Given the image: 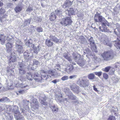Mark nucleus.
I'll return each mask as SVG.
<instances>
[{
	"mask_svg": "<svg viewBox=\"0 0 120 120\" xmlns=\"http://www.w3.org/2000/svg\"><path fill=\"white\" fill-rule=\"evenodd\" d=\"M94 19L95 22H101L102 23V27L99 26L100 30L102 32H108L109 30L107 29L106 25L109 26V24L108 21L106 20L105 18L100 15L99 14H95V15Z\"/></svg>",
	"mask_w": 120,
	"mask_h": 120,
	"instance_id": "nucleus-1",
	"label": "nucleus"
},
{
	"mask_svg": "<svg viewBox=\"0 0 120 120\" xmlns=\"http://www.w3.org/2000/svg\"><path fill=\"white\" fill-rule=\"evenodd\" d=\"M115 54L111 50H107L104 51L101 54V56L103 60L108 61L112 59L115 56Z\"/></svg>",
	"mask_w": 120,
	"mask_h": 120,
	"instance_id": "nucleus-2",
	"label": "nucleus"
},
{
	"mask_svg": "<svg viewBox=\"0 0 120 120\" xmlns=\"http://www.w3.org/2000/svg\"><path fill=\"white\" fill-rule=\"evenodd\" d=\"M26 77L27 79L29 80L32 81L34 79L38 82H40L42 79L41 77H40V75L37 73H35L33 74L31 72H28Z\"/></svg>",
	"mask_w": 120,
	"mask_h": 120,
	"instance_id": "nucleus-3",
	"label": "nucleus"
},
{
	"mask_svg": "<svg viewBox=\"0 0 120 120\" xmlns=\"http://www.w3.org/2000/svg\"><path fill=\"white\" fill-rule=\"evenodd\" d=\"M72 22L71 18L68 16L63 18L60 20V23L62 26H64L71 25Z\"/></svg>",
	"mask_w": 120,
	"mask_h": 120,
	"instance_id": "nucleus-4",
	"label": "nucleus"
},
{
	"mask_svg": "<svg viewBox=\"0 0 120 120\" xmlns=\"http://www.w3.org/2000/svg\"><path fill=\"white\" fill-rule=\"evenodd\" d=\"M89 41L90 43V45L91 48L93 51L97 52V51H95L94 50L96 49V46L95 44L93 38L92 37H91L89 40Z\"/></svg>",
	"mask_w": 120,
	"mask_h": 120,
	"instance_id": "nucleus-5",
	"label": "nucleus"
},
{
	"mask_svg": "<svg viewBox=\"0 0 120 120\" xmlns=\"http://www.w3.org/2000/svg\"><path fill=\"white\" fill-rule=\"evenodd\" d=\"M73 2V0H66L64 4L62 5V7L64 8H68L72 5Z\"/></svg>",
	"mask_w": 120,
	"mask_h": 120,
	"instance_id": "nucleus-6",
	"label": "nucleus"
},
{
	"mask_svg": "<svg viewBox=\"0 0 120 120\" xmlns=\"http://www.w3.org/2000/svg\"><path fill=\"white\" fill-rule=\"evenodd\" d=\"M71 90L77 94L78 93L80 92L79 87L75 84H73L70 86Z\"/></svg>",
	"mask_w": 120,
	"mask_h": 120,
	"instance_id": "nucleus-7",
	"label": "nucleus"
},
{
	"mask_svg": "<svg viewBox=\"0 0 120 120\" xmlns=\"http://www.w3.org/2000/svg\"><path fill=\"white\" fill-rule=\"evenodd\" d=\"M6 46L7 52L8 53H11L13 46V44L8 42L6 44Z\"/></svg>",
	"mask_w": 120,
	"mask_h": 120,
	"instance_id": "nucleus-8",
	"label": "nucleus"
},
{
	"mask_svg": "<svg viewBox=\"0 0 120 120\" xmlns=\"http://www.w3.org/2000/svg\"><path fill=\"white\" fill-rule=\"evenodd\" d=\"M89 84L88 80L86 81L83 80L80 81L79 83V86L81 87H87Z\"/></svg>",
	"mask_w": 120,
	"mask_h": 120,
	"instance_id": "nucleus-9",
	"label": "nucleus"
},
{
	"mask_svg": "<svg viewBox=\"0 0 120 120\" xmlns=\"http://www.w3.org/2000/svg\"><path fill=\"white\" fill-rule=\"evenodd\" d=\"M30 52L28 50H26L24 53L23 56L24 58L26 60H29L31 59L33 57L30 55Z\"/></svg>",
	"mask_w": 120,
	"mask_h": 120,
	"instance_id": "nucleus-10",
	"label": "nucleus"
},
{
	"mask_svg": "<svg viewBox=\"0 0 120 120\" xmlns=\"http://www.w3.org/2000/svg\"><path fill=\"white\" fill-rule=\"evenodd\" d=\"M46 71L44 70H41L40 71V73L41 74V76H40V77H41L42 78V79L40 82H41L43 80H46L47 79V76L45 74H46Z\"/></svg>",
	"mask_w": 120,
	"mask_h": 120,
	"instance_id": "nucleus-11",
	"label": "nucleus"
},
{
	"mask_svg": "<svg viewBox=\"0 0 120 120\" xmlns=\"http://www.w3.org/2000/svg\"><path fill=\"white\" fill-rule=\"evenodd\" d=\"M17 57L15 55H13L11 54L10 56L9 59V64H11L12 62H14L16 61Z\"/></svg>",
	"mask_w": 120,
	"mask_h": 120,
	"instance_id": "nucleus-12",
	"label": "nucleus"
},
{
	"mask_svg": "<svg viewBox=\"0 0 120 120\" xmlns=\"http://www.w3.org/2000/svg\"><path fill=\"white\" fill-rule=\"evenodd\" d=\"M6 37L4 34L0 35V41L2 45L4 44L6 41Z\"/></svg>",
	"mask_w": 120,
	"mask_h": 120,
	"instance_id": "nucleus-13",
	"label": "nucleus"
},
{
	"mask_svg": "<svg viewBox=\"0 0 120 120\" xmlns=\"http://www.w3.org/2000/svg\"><path fill=\"white\" fill-rule=\"evenodd\" d=\"M45 44L48 47H51L53 45V43L51 41V40L47 39L45 41Z\"/></svg>",
	"mask_w": 120,
	"mask_h": 120,
	"instance_id": "nucleus-14",
	"label": "nucleus"
},
{
	"mask_svg": "<svg viewBox=\"0 0 120 120\" xmlns=\"http://www.w3.org/2000/svg\"><path fill=\"white\" fill-rule=\"evenodd\" d=\"M56 16L54 12L51 13L49 16V19L51 21H53L55 20Z\"/></svg>",
	"mask_w": 120,
	"mask_h": 120,
	"instance_id": "nucleus-15",
	"label": "nucleus"
},
{
	"mask_svg": "<svg viewBox=\"0 0 120 120\" xmlns=\"http://www.w3.org/2000/svg\"><path fill=\"white\" fill-rule=\"evenodd\" d=\"M117 41H116L115 46L118 49H120V36L117 38Z\"/></svg>",
	"mask_w": 120,
	"mask_h": 120,
	"instance_id": "nucleus-16",
	"label": "nucleus"
},
{
	"mask_svg": "<svg viewBox=\"0 0 120 120\" xmlns=\"http://www.w3.org/2000/svg\"><path fill=\"white\" fill-rule=\"evenodd\" d=\"M32 40L31 39H30L25 43L26 45L28 47H30L32 45Z\"/></svg>",
	"mask_w": 120,
	"mask_h": 120,
	"instance_id": "nucleus-17",
	"label": "nucleus"
},
{
	"mask_svg": "<svg viewBox=\"0 0 120 120\" xmlns=\"http://www.w3.org/2000/svg\"><path fill=\"white\" fill-rule=\"evenodd\" d=\"M77 64L80 66H83L85 64L84 60L83 59H79V61L77 62Z\"/></svg>",
	"mask_w": 120,
	"mask_h": 120,
	"instance_id": "nucleus-18",
	"label": "nucleus"
},
{
	"mask_svg": "<svg viewBox=\"0 0 120 120\" xmlns=\"http://www.w3.org/2000/svg\"><path fill=\"white\" fill-rule=\"evenodd\" d=\"M51 39L52 40L56 43H57L59 42V39L55 36H52Z\"/></svg>",
	"mask_w": 120,
	"mask_h": 120,
	"instance_id": "nucleus-19",
	"label": "nucleus"
},
{
	"mask_svg": "<svg viewBox=\"0 0 120 120\" xmlns=\"http://www.w3.org/2000/svg\"><path fill=\"white\" fill-rule=\"evenodd\" d=\"M67 11H68L69 14L71 15L75 14V11L73 8H70L69 10H67Z\"/></svg>",
	"mask_w": 120,
	"mask_h": 120,
	"instance_id": "nucleus-20",
	"label": "nucleus"
},
{
	"mask_svg": "<svg viewBox=\"0 0 120 120\" xmlns=\"http://www.w3.org/2000/svg\"><path fill=\"white\" fill-rule=\"evenodd\" d=\"M22 9V7L19 6H16L15 8V10L16 13L20 12Z\"/></svg>",
	"mask_w": 120,
	"mask_h": 120,
	"instance_id": "nucleus-21",
	"label": "nucleus"
},
{
	"mask_svg": "<svg viewBox=\"0 0 120 120\" xmlns=\"http://www.w3.org/2000/svg\"><path fill=\"white\" fill-rule=\"evenodd\" d=\"M34 52L35 53L37 54L38 51L40 50V46L38 45L37 47H34L33 48Z\"/></svg>",
	"mask_w": 120,
	"mask_h": 120,
	"instance_id": "nucleus-22",
	"label": "nucleus"
},
{
	"mask_svg": "<svg viewBox=\"0 0 120 120\" xmlns=\"http://www.w3.org/2000/svg\"><path fill=\"white\" fill-rule=\"evenodd\" d=\"M19 68V71L20 73L22 75L25 74L26 72V71L24 70H23L22 66H20Z\"/></svg>",
	"mask_w": 120,
	"mask_h": 120,
	"instance_id": "nucleus-23",
	"label": "nucleus"
},
{
	"mask_svg": "<svg viewBox=\"0 0 120 120\" xmlns=\"http://www.w3.org/2000/svg\"><path fill=\"white\" fill-rule=\"evenodd\" d=\"M72 55L73 57V58L75 60H76L77 59L78 57L79 56H80V55L77 53H72Z\"/></svg>",
	"mask_w": 120,
	"mask_h": 120,
	"instance_id": "nucleus-24",
	"label": "nucleus"
},
{
	"mask_svg": "<svg viewBox=\"0 0 120 120\" xmlns=\"http://www.w3.org/2000/svg\"><path fill=\"white\" fill-rule=\"evenodd\" d=\"M73 69V66L71 65H70L67 66L66 71H67V70L68 69L69 70V71L70 72Z\"/></svg>",
	"mask_w": 120,
	"mask_h": 120,
	"instance_id": "nucleus-25",
	"label": "nucleus"
},
{
	"mask_svg": "<svg viewBox=\"0 0 120 120\" xmlns=\"http://www.w3.org/2000/svg\"><path fill=\"white\" fill-rule=\"evenodd\" d=\"M111 68L110 66H108L105 67L104 69L102 70L104 72H107L109 71Z\"/></svg>",
	"mask_w": 120,
	"mask_h": 120,
	"instance_id": "nucleus-26",
	"label": "nucleus"
},
{
	"mask_svg": "<svg viewBox=\"0 0 120 120\" xmlns=\"http://www.w3.org/2000/svg\"><path fill=\"white\" fill-rule=\"evenodd\" d=\"M95 76L94 74L90 73L88 75V77L89 79H93L94 78Z\"/></svg>",
	"mask_w": 120,
	"mask_h": 120,
	"instance_id": "nucleus-27",
	"label": "nucleus"
},
{
	"mask_svg": "<svg viewBox=\"0 0 120 120\" xmlns=\"http://www.w3.org/2000/svg\"><path fill=\"white\" fill-rule=\"evenodd\" d=\"M107 120H116V119L115 116L110 115L109 116Z\"/></svg>",
	"mask_w": 120,
	"mask_h": 120,
	"instance_id": "nucleus-28",
	"label": "nucleus"
},
{
	"mask_svg": "<svg viewBox=\"0 0 120 120\" xmlns=\"http://www.w3.org/2000/svg\"><path fill=\"white\" fill-rule=\"evenodd\" d=\"M53 109L52 111H53L54 112H58V109L56 107V106L55 105H53L52 106Z\"/></svg>",
	"mask_w": 120,
	"mask_h": 120,
	"instance_id": "nucleus-29",
	"label": "nucleus"
},
{
	"mask_svg": "<svg viewBox=\"0 0 120 120\" xmlns=\"http://www.w3.org/2000/svg\"><path fill=\"white\" fill-rule=\"evenodd\" d=\"M48 73L50 76H55L54 72L52 70H49L48 71Z\"/></svg>",
	"mask_w": 120,
	"mask_h": 120,
	"instance_id": "nucleus-30",
	"label": "nucleus"
},
{
	"mask_svg": "<svg viewBox=\"0 0 120 120\" xmlns=\"http://www.w3.org/2000/svg\"><path fill=\"white\" fill-rule=\"evenodd\" d=\"M40 64V62L38 60H35L33 61V65H38Z\"/></svg>",
	"mask_w": 120,
	"mask_h": 120,
	"instance_id": "nucleus-31",
	"label": "nucleus"
},
{
	"mask_svg": "<svg viewBox=\"0 0 120 120\" xmlns=\"http://www.w3.org/2000/svg\"><path fill=\"white\" fill-rule=\"evenodd\" d=\"M46 98H44L43 100H42L41 101V104L44 105H47V102L46 101Z\"/></svg>",
	"mask_w": 120,
	"mask_h": 120,
	"instance_id": "nucleus-32",
	"label": "nucleus"
},
{
	"mask_svg": "<svg viewBox=\"0 0 120 120\" xmlns=\"http://www.w3.org/2000/svg\"><path fill=\"white\" fill-rule=\"evenodd\" d=\"M5 9L4 8H0V15H3L4 14L5 12Z\"/></svg>",
	"mask_w": 120,
	"mask_h": 120,
	"instance_id": "nucleus-33",
	"label": "nucleus"
},
{
	"mask_svg": "<svg viewBox=\"0 0 120 120\" xmlns=\"http://www.w3.org/2000/svg\"><path fill=\"white\" fill-rule=\"evenodd\" d=\"M103 78L106 79H107L109 77V76L108 75L105 73H103Z\"/></svg>",
	"mask_w": 120,
	"mask_h": 120,
	"instance_id": "nucleus-34",
	"label": "nucleus"
},
{
	"mask_svg": "<svg viewBox=\"0 0 120 120\" xmlns=\"http://www.w3.org/2000/svg\"><path fill=\"white\" fill-rule=\"evenodd\" d=\"M68 76L65 75L62 77L61 78V79L63 81H65L68 80Z\"/></svg>",
	"mask_w": 120,
	"mask_h": 120,
	"instance_id": "nucleus-35",
	"label": "nucleus"
},
{
	"mask_svg": "<svg viewBox=\"0 0 120 120\" xmlns=\"http://www.w3.org/2000/svg\"><path fill=\"white\" fill-rule=\"evenodd\" d=\"M94 74L100 77L102 75V72L101 71L98 72H94Z\"/></svg>",
	"mask_w": 120,
	"mask_h": 120,
	"instance_id": "nucleus-36",
	"label": "nucleus"
},
{
	"mask_svg": "<svg viewBox=\"0 0 120 120\" xmlns=\"http://www.w3.org/2000/svg\"><path fill=\"white\" fill-rule=\"evenodd\" d=\"M37 30L38 32H42L43 31V30L42 28L41 27H38L37 28Z\"/></svg>",
	"mask_w": 120,
	"mask_h": 120,
	"instance_id": "nucleus-37",
	"label": "nucleus"
},
{
	"mask_svg": "<svg viewBox=\"0 0 120 120\" xmlns=\"http://www.w3.org/2000/svg\"><path fill=\"white\" fill-rule=\"evenodd\" d=\"M68 97L70 98V96H71L72 98V99L73 100H75L76 99V97L75 96L73 95V94H72V95H71L70 96H69L68 95Z\"/></svg>",
	"mask_w": 120,
	"mask_h": 120,
	"instance_id": "nucleus-38",
	"label": "nucleus"
},
{
	"mask_svg": "<svg viewBox=\"0 0 120 120\" xmlns=\"http://www.w3.org/2000/svg\"><path fill=\"white\" fill-rule=\"evenodd\" d=\"M8 98L7 97H3L2 98L0 99V102H2L4 101L7 99Z\"/></svg>",
	"mask_w": 120,
	"mask_h": 120,
	"instance_id": "nucleus-39",
	"label": "nucleus"
},
{
	"mask_svg": "<svg viewBox=\"0 0 120 120\" xmlns=\"http://www.w3.org/2000/svg\"><path fill=\"white\" fill-rule=\"evenodd\" d=\"M28 23V21L27 20H26L25 21V22L24 23V27H25L27 26V24Z\"/></svg>",
	"mask_w": 120,
	"mask_h": 120,
	"instance_id": "nucleus-40",
	"label": "nucleus"
},
{
	"mask_svg": "<svg viewBox=\"0 0 120 120\" xmlns=\"http://www.w3.org/2000/svg\"><path fill=\"white\" fill-rule=\"evenodd\" d=\"M65 58L69 61H71L72 60L70 57H68L67 56H66Z\"/></svg>",
	"mask_w": 120,
	"mask_h": 120,
	"instance_id": "nucleus-41",
	"label": "nucleus"
},
{
	"mask_svg": "<svg viewBox=\"0 0 120 120\" xmlns=\"http://www.w3.org/2000/svg\"><path fill=\"white\" fill-rule=\"evenodd\" d=\"M93 88L94 90L95 91L98 92V90L97 88L94 85L93 86Z\"/></svg>",
	"mask_w": 120,
	"mask_h": 120,
	"instance_id": "nucleus-42",
	"label": "nucleus"
},
{
	"mask_svg": "<svg viewBox=\"0 0 120 120\" xmlns=\"http://www.w3.org/2000/svg\"><path fill=\"white\" fill-rule=\"evenodd\" d=\"M18 92L20 94H22L24 92V90H20L18 91Z\"/></svg>",
	"mask_w": 120,
	"mask_h": 120,
	"instance_id": "nucleus-43",
	"label": "nucleus"
},
{
	"mask_svg": "<svg viewBox=\"0 0 120 120\" xmlns=\"http://www.w3.org/2000/svg\"><path fill=\"white\" fill-rule=\"evenodd\" d=\"M33 9L31 7H28L27 9V11H30L32 10Z\"/></svg>",
	"mask_w": 120,
	"mask_h": 120,
	"instance_id": "nucleus-44",
	"label": "nucleus"
},
{
	"mask_svg": "<svg viewBox=\"0 0 120 120\" xmlns=\"http://www.w3.org/2000/svg\"><path fill=\"white\" fill-rule=\"evenodd\" d=\"M76 75H72L71 76L69 77V78L70 79H72L73 78H74L75 77H76Z\"/></svg>",
	"mask_w": 120,
	"mask_h": 120,
	"instance_id": "nucleus-45",
	"label": "nucleus"
},
{
	"mask_svg": "<svg viewBox=\"0 0 120 120\" xmlns=\"http://www.w3.org/2000/svg\"><path fill=\"white\" fill-rule=\"evenodd\" d=\"M59 81H58L57 82H58ZM57 82V80L56 79H55L52 80V82L54 83H56Z\"/></svg>",
	"mask_w": 120,
	"mask_h": 120,
	"instance_id": "nucleus-46",
	"label": "nucleus"
},
{
	"mask_svg": "<svg viewBox=\"0 0 120 120\" xmlns=\"http://www.w3.org/2000/svg\"><path fill=\"white\" fill-rule=\"evenodd\" d=\"M38 103L37 104H35V106L36 107L37 109H38L39 107V105H38Z\"/></svg>",
	"mask_w": 120,
	"mask_h": 120,
	"instance_id": "nucleus-47",
	"label": "nucleus"
},
{
	"mask_svg": "<svg viewBox=\"0 0 120 120\" xmlns=\"http://www.w3.org/2000/svg\"><path fill=\"white\" fill-rule=\"evenodd\" d=\"M55 67H56V68H60V65L59 64H57L56 65V66Z\"/></svg>",
	"mask_w": 120,
	"mask_h": 120,
	"instance_id": "nucleus-48",
	"label": "nucleus"
},
{
	"mask_svg": "<svg viewBox=\"0 0 120 120\" xmlns=\"http://www.w3.org/2000/svg\"><path fill=\"white\" fill-rule=\"evenodd\" d=\"M3 5V3L0 1V7L2 6Z\"/></svg>",
	"mask_w": 120,
	"mask_h": 120,
	"instance_id": "nucleus-49",
	"label": "nucleus"
},
{
	"mask_svg": "<svg viewBox=\"0 0 120 120\" xmlns=\"http://www.w3.org/2000/svg\"><path fill=\"white\" fill-rule=\"evenodd\" d=\"M57 12L58 13H60V12L61 13V11L60 10H57Z\"/></svg>",
	"mask_w": 120,
	"mask_h": 120,
	"instance_id": "nucleus-50",
	"label": "nucleus"
},
{
	"mask_svg": "<svg viewBox=\"0 0 120 120\" xmlns=\"http://www.w3.org/2000/svg\"><path fill=\"white\" fill-rule=\"evenodd\" d=\"M60 68H58V67L56 68V69L58 70H60Z\"/></svg>",
	"mask_w": 120,
	"mask_h": 120,
	"instance_id": "nucleus-51",
	"label": "nucleus"
},
{
	"mask_svg": "<svg viewBox=\"0 0 120 120\" xmlns=\"http://www.w3.org/2000/svg\"><path fill=\"white\" fill-rule=\"evenodd\" d=\"M12 1L14 2L16 1H17V0H12Z\"/></svg>",
	"mask_w": 120,
	"mask_h": 120,
	"instance_id": "nucleus-52",
	"label": "nucleus"
},
{
	"mask_svg": "<svg viewBox=\"0 0 120 120\" xmlns=\"http://www.w3.org/2000/svg\"><path fill=\"white\" fill-rule=\"evenodd\" d=\"M64 100H65V101H67V98H65L64 99Z\"/></svg>",
	"mask_w": 120,
	"mask_h": 120,
	"instance_id": "nucleus-53",
	"label": "nucleus"
},
{
	"mask_svg": "<svg viewBox=\"0 0 120 120\" xmlns=\"http://www.w3.org/2000/svg\"><path fill=\"white\" fill-rule=\"evenodd\" d=\"M18 46H20L21 47H22V46L19 45H17Z\"/></svg>",
	"mask_w": 120,
	"mask_h": 120,
	"instance_id": "nucleus-54",
	"label": "nucleus"
},
{
	"mask_svg": "<svg viewBox=\"0 0 120 120\" xmlns=\"http://www.w3.org/2000/svg\"><path fill=\"white\" fill-rule=\"evenodd\" d=\"M1 88V86H0V89Z\"/></svg>",
	"mask_w": 120,
	"mask_h": 120,
	"instance_id": "nucleus-55",
	"label": "nucleus"
},
{
	"mask_svg": "<svg viewBox=\"0 0 120 120\" xmlns=\"http://www.w3.org/2000/svg\"><path fill=\"white\" fill-rule=\"evenodd\" d=\"M113 69H114V71H115V70L114 69V68H113Z\"/></svg>",
	"mask_w": 120,
	"mask_h": 120,
	"instance_id": "nucleus-56",
	"label": "nucleus"
},
{
	"mask_svg": "<svg viewBox=\"0 0 120 120\" xmlns=\"http://www.w3.org/2000/svg\"><path fill=\"white\" fill-rule=\"evenodd\" d=\"M26 86H24V87H26Z\"/></svg>",
	"mask_w": 120,
	"mask_h": 120,
	"instance_id": "nucleus-57",
	"label": "nucleus"
},
{
	"mask_svg": "<svg viewBox=\"0 0 120 120\" xmlns=\"http://www.w3.org/2000/svg\"><path fill=\"white\" fill-rule=\"evenodd\" d=\"M16 94H18V93H16Z\"/></svg>",
	"mask_w": 120,
	"mask_h": 120,
	"instance_id": "nucleus-58",
	"label": "nucleus"
}]
</instances>
